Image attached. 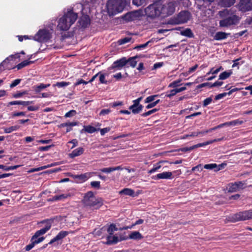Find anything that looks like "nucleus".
<instances>
[{"mask_svg": "<svg viewBox=\"0 0 252 252\" xmlns=\"http://www.w3.org/2000/svg\"><path fill=\"white\" fill-rule=\"evenodd\" d=\"M78 18V14L73 9H68L60 17L58 21L57 29L61 31H66L75 23Z\"/></svg>", "mask_w": 252, "mask_h": 252, "instance_id": "nucleus-1", "label": "nucleus"}, {"mask_svg": "<svg viewBox=\"0 0 252 252\" xmlns=\"http://www.w3.org/2000/svg\"><path fill=\"white\" fill-rule=\"evenodd\" d=\"M127 0H108L106 7L109 15H113L123 11Z\"/></svg>", "mask_w": 252, "mask_h": 252, "instance_id": "nucleus-2", "label": "nucleus"}, {"mask_svg": "<svg viewBox=\"0 0 252 252\" xmlns=\"http://www.w3.org/2000/svg\"><path fill=\"white\" fill-rule=\"evenodd\" d=\"M222 14L227 15V17L220 21L219 26L220 27L228 28L239 23L240 19L239 17L236 14H230L229 10H225L223 11L220 12V16H222Z\"/></svg>", "mask_w": 252, "mask_h": 252, "instance_id": "nucleus-3", "label": "nucleus"}, {"mask_svg": "<svg viewBox=\"0 0 252 252\" xmlns=\"http://www.w3.org/2000/svg\"><path fill=\"white\" fill-rule=\"evenodd\" d=\"M78 9H81L82 15L79 20L80 25L83 28L88 27L90 24V19L89 16L87 15L91 11L90 5L87 3H79L76 5Z\"/></svg>", "mask_w": 252, "mask_h": 252, "instance_id": "nucleus-4", "label": "nucleus"}, {"mask_svg": "<svg viewBox=\"0 0 252 252\" xmlns=\"http://www.w3.org/2000/svg\"><path fill=\"white\" fill-rule=\"evenodd\" d=\"M83 201L86 206L94 207L95 209L99 208L103 204L102 199L96 198L91 191L86 194Z\"/></svg>", "mask_w": 252, "mask_h": 252, "instance_id": "nucleus-5", "label": "nucleus"}, {"mask_svg": "<svg viewBox=\"0 0 252 252\" xmlns=\"http://www.w3.org/2000/svg\"><path fill=\"white\" fill-rule=\"evenodd\" d=\"M161 7L162 3L160 2H155L145 8L144 12L149 17L156 18L161 15L160 8Z\"/></svg>", "mask_w": 252, "mask_h": 252, "instance_id": "nucleus-6", "label": "nucleus"}, {"mask_svg": "<svg viewBox=\"0 0 252 252\" xmlns=\"http://www.w3.org/2000/svg\"><path fill=\"white\" fill-rule=\"evenodd\" d=\"M52 32V29L50 30L47 29L40 30L34 36L33 39L38 42H46L51 38Z\"/></svg>", "mask_w": 252, "mask_h": 252, "instance_id": "nucleus-7", "label": "nucleus"}, {"mask_svg": "<svg viewBox=\"0 0 252 252\" xmlns=\"http://www.w3.org/2000/svg\"><path fill=\"white\" fill-rule=\"evenodd\" d=\"M175 3L173 2H169L164 4H162V7L160 8L161 16L164 17L172 14L175 11Z\"/></svg>", "mask_w": 252, "mask_h": 252, "instance_id": "nucleus-8", "label": "nucleus"}, {"mask_svg": "<svg viewBox=\"0 0 252 252\" xmlns=\"http://www.w3.org/2000/svg\"><path fill=\"white\" fill-rule=\"evenodd\" d=\"M144 12L139 10L127 13L124 15L123 18L126 22H130L139 19L144 15Z\"/></svg>", "mask_w": 252, "mask_h": 252, "instance_id": "nucleus-9", "label": "nucleus"}, {"mask_svg": "<svg viewBox=\"0 0 252 252\" xmlns=\"http://www.w3.org/2000/svg\"><path fill=\"white\" fill-rule=\"evenodd\" d=\"M234 221H242L252 219V210L237 213L232 217Z\"/></svg>", "mask_w": 252, "mask_h": 252, "instance_id": "nucleus-10", "label": "nucleus"}, {"mask_svg": "<svg viewBox=\"0 0 252 252\" xmlns=\"http://www.w3.org/2000/svg\"><path fill=\"white\" fill-rule=\"evenodd\" d=\"M190 17V13L186 11H181L177 17L173 20L172 23L174 24H180L186 23Z\"/></svg>", "mask_w": 252, "mask_h": 252, "instance_id": "nucleus-11", "label": "nucleus"}, {"mask_svg": "<svg viewBox=\"0 0 252 252\" xmlns=\"http://www.w3.org/2000/svg\"><path fill=\"white\" fill-rule=\"evenodd\" d=\"M238 7L242 12L251 11L252 10V0H240Z\"/></svg>", "mask_w": 252, "mask_h": 252, "instance_id": "nucleus-12", "label": "nucleus"}, {"mask_svg": "<svg viewBox=\"0 0 252 252\" xmlns=\"http://www.w3.org/2000/svg\"><path fill=\"white\" fill-rule=\"evenodd\" d=\"M51 227V222L50 221H46L45 226L41 229L37 231L34 235L32 237L33 238V240H37L40 235L44 234L46 233Z\"/></svg>", "mask_w": 252, "mask_h": 252, "instance_id": "nucleus-13", "label": "nucleus"}, {"mask_svg": "<svg viewBox=\"0 0 252 252\" xmlns=\"http://www.w3.org/2000/svg\"><path fill=\"white\" fill-rule=\"evenodd\" d=\"M244 188V183L242 182H237L230 184L228 185V190L229 192H236Z\"/></svg>", "mask_w": 252, "mask_h": 252, "instance_id": "nucleus-14", "label": "nucleus"}, {"mask_svg": "<svg viewBox=\"0 0 252 252\" xmlns=\"http://www.w3.org/2000/svg\"><path fill=\"white\" fill-rule=\"evenodd\" d=\"M124 240H125L124 238H123L121 236H118L116 235H108L107 237V241L105 244L107 245H113Z\"/></svg>", "mask_w": 252, "mask_h": 252, "instance_id": "nucleus-15", "label": "nucleus"}, {"mask_svg": "<svg viewBox=\"0 0 252 252\" xmlns=\"http://www.w3.org/2000/svg\"><path fill=\"white\" fill-rule=\"evenodd\" d=\"M173 178V174L171 172H163L153 176L152 179L154 180L159 179H171Z\"/></svg>", "mask_w": 252, "mask_h": 252, "instance_id": "nucleus-16", "label": "nucleus"}, {"mask_svg": "<svg viewBox=\"0 0 252 252\" xmlns=\"http://www.w3.org/2000/svg\"><path fill=\"white\" fill-rule=\"evenodd\" d=\"M69 234L68 231H61L59 233V234L53 239H52L50 242L49 243V244H52L54 242L59 241L60 240H61L64 238L66 236H67Z\"/></svg>", "mask_w": 252, "mask_h": 252, "instance_id": "nucleus-17", "label": "nucleus"}, {"mask_svg": "<svg viewBox=\"0 0 252 252\" xmlns=\"http://www.w3.org/2000/svg\"><path fill=\"white\" fill-rule=\"evenodd\" d=\"M127 63V60L126 58H123L119 60L114 62L113 64V68H122Z\"/></svg>", "mask_w": 252, "mask_h": 252, "instance_id": "nucleus-18", "label": "nucleus"}, {"mask_svg": "<svg viewBox=\"0 0 252 252\" xmlns=\"http://www.w3.org/2000/svg\"><path fill=\"white\" fill-rule=\"evenodd\" d=\"M44 239V238L43 237L39 238L37 240H35V239L33 240V238L32 237L31 239V243L29 245H28L26 247V248H25L26 250L27 251H29L31 250L32 248H33L34 247V246H35V244H37L41 242Z\"/></svg>", "mask_w": 252, "mask_h": 252, "instance_id": "nucleus-19", "label": "nucleus"}, {"mask_svg": "<svg viewBox=\"0 0 252 252\" xmlns=\"http://www.w3.org/2000/svg\"><path fill=\"white\" fill-rule=\"evenodd\" d=\"M229 35V33H226L222 32H216L214 37V39L216 40H221L227 38L228 36Z\"/></svg>", "mask_w": 252, "mask_h": 252, "instance_id": "nucleus-20", "label": "nucleus"}, {"mask_svg": "<svg viewBox=\"0 0 252 252\" xmlns=\"http://www.w3.org/2000/svg\"><path fill=\"white\" fill-rule=\"evenodd\" d=\"M32 101H13L9 102L8 106L13 105H22L23 106H28L29 105L32 104Z\"/></svg>", "mask_w": 252, "mask_h": 252, "instance_id": "nucleus-21", "label": "nucleus"}, {"mask_svg": "<svg viewBox=\"0 0 252 252\" xmlns=\"http://www.w3.org/2000/svg\"><path fill=\"white\" fill-rule=\"evenodd\" d=\"M119 193L120 195H128L130 196H134V191L131 189L129 188H125L124 189L120 190L119 192Z\"/></svg>", "mask_w": 252, "mask_h": 252, "instance_id": "nucleus-22", "label": "nucleus"}, {"mask_svg": "<svg viewBox=\"0 0 252 252\" xmlns=\"http://www.w3.org/2000/svg\"><path fill=\"white\" fill-rule=\"evenodd\" d=\"M128 238L132 240H139L142 239L143 236L138 231H133L129 235Z\"/></svg>", "mask_w": 252, "mask_h": 252, "instance_id": "nucleus-23", "label": "nucleus"}, {"mask_svg": "<svg viewBox=\"0 0 252 252\" xmlns=\"http://www.w3.org/2000/svg\"><path fill=\"white\" fill-rule=\"evenodd\" d=\"M84 152V149L83 148L79 147L74 150L70 154L69 156L71 158H73L75 157L79 156L82 155Z\"/></svg>", "mask_w": 252, "mask_h": 252, "instance_id": "nucleus-24", "label": "nucleus"}, {"mask_svg": "<svg viewBox=\"0 0 252 252\" xmlns=\"http://www.w3.org/2000/svg\"><path fill=\"white\" fill-rule=\"evenodd\" d=\"M50 86V84H44L43 83H40L38 85L33 86V89L36 93H39L40 91Z\"/></svg>", "mask_w": 252, "mask_h": 252, "instance_id": "nucleus-25", "label": "nucleus"}, {"mask_svg": "<svg viewBox=\"0 0 252 252\" xmlns=\"http://www.w3.org/2000/svg\"><path fill=\"white\" fill-rule=\"evenodd\" d=\"M92 173L87 172L79 175H77L76 178L78 179L81 182H84L90 178L92 176Z\"/></svg>", "mask_w": 252, "mask_h": 252, "instance_id": "nucleus-26", "label": "nucleus"}, {"mask_svg": "<svg viewBox=\"0 0 252 252\" xmlns=\"http://www.w3.org/2000/svg\"><path fill=\"white\" fill-rule=\"evenodd\" d=\"M220 167H222V165H219V166H218L217 164L216 163L207 164H205L204 166V168L206 169L211 170V169H215V171H219L220 169Z\"/></svg>", "mask_w": 252, "mask_h": 252, "instance_id": "nucleus-27", "label": "nucleus"}, {"mask_svg": "<svg viewBox=\"0 0 252 252\" xmlns=\"http://www.w3.org/2000/svg\"><path fill=\"white\" fill-rule=\"evenodd\" d=\"M220 4L224 7H230L233 5L236 0H220Z\"/></svg>", "mask_w": 252, "mask_h": 252, "instance_id": "nucleus-28", "label": "nucleus"}, {"mask_svg": "<svg viewBox=\"0 0 252 252\" xmlns=\"http://www.w3.org/2000/svg\"><path fill=\"white\" fill-rule=\"evenodd\" d=\"M232 74V70L224 71L220 74L219 79L221 80H225L229 78Z\"/></svg>", "mask_w": 252, "mask_h": 252, "instance_id": "nucleus-29", "label": "nucleus"}, {"mask_svg": "<svg viewBox=\"0 0 252 252\" xmlns=\"http://www.w3.org/2000/svg\"><path fill=\"white\" fill-rule=\"evenodd\" d=\"M181 34L188 37H193V33L190 29L187 28L181 32Z\"/></svg>", "mask_w": 252, "mask_h": 252, "instance_id": "nucleus-30", "label": "nucleus"}, {"mask_svg": "<svg viewBox=\"0 0 252 252\" xmlns=\"http://www.w3.org/2000/svg\"><path fill=\"white\" fill-rule=\"evenodd\" d=\"M68 194H62L58 195H55L52 197L51 200L52 201H58L62 200L66 198L68 196Z\"/></svg>", "mask_w": 252, "mask_h": 252, "instance_id": "nucleus-31", "label": "nucleus"}, {"mask_svg": "<svg viewBox=\"0 0 252 252\" xmlns=\"http://www.w3.org/2000/svg\"><path fill=\"white\" fill-rule=\"evenodd\" d=\"M19 127L20 126H13L9 127H5L4 128V132L5 133H10L12 131L18 130Z\"/></svg>", "mask_w": 252, "mask_h": 252, "instance_id": "nucleus-32", "label": "nucleus"}, {"mask_svg": "<svg viewBox=\"0 0 252 252\" xmlns=\"http://www.w3.org/2000/svg\"><path fill=\"white\" fill-rule=\"evenodd\" d=\"M117 230H118V228L116 227V225L114 224H111L107 229L108 235H113L114 233Z\"/></svg>", "mask_w": 252, "mask_h": 252, "instance_id": "nucleus-33", "label": "nucleus"}, {"mask_svg": "<svg viewBox=\"0 0 252 252\" xmlns=\"http://www.w3.org/2000/svg\"><path fill=\"white\" fill-rule=\"evenodd\" d=\"M33 62L32 61H29L28 60H25L22 63H20L17 65V67L18 69H20L24 67H25L28 65H29L31 63H32Z\"/></svg>", "mask_w": 252, "mask_h": 252, "instance_id": "nucleus-34", "label": "nucleus"}, {"mask_svg": "<svg viewBox=\"0 0 252 252\" xmlns=\"http://www.w3.org/2000/svg\"><path fill=\"white\" fill-rule=\"evenodd\" d=\"M136 57H134L130 58L127 60V63H128L130 66L132 67H135L136 65L137 64V62L136 61Z\"/></svg>", "mask_w": 252, "mask_h": 252, "instance_id": "nucleus-35", "label": "nucleus"}, {"mask_svg": "<svg viewBox=\"0 0 252 252\" xmlns=\"http://www.w3.org/2000/svg\"><path fill=\"white\" fill-rule=\"evenodd\" d=\"M205 131H194L191 132L189 134L190 137H195L198 136H202L203 135L206 134L207 133L204 132Z\"/></svg>", "mask_w": 252, "mask_h": 252, "instance_id": "nucleus-36", "label": "nucleus"}, {"mask_svg": "<svg viewBox=\"0 0 252 252\" xmlns=\"http://www.w3.org/2000/svg\"><path fill=\"white\" fill-rule=\"evenodd\" d=\"M243 123V121L238 119L227 122L228 126H235L240 125Z\"/></svg>", "mask_w": 252, "mask_h": 252, "instance_id": "nucleus-37", "label": "nucleus"}, {"mask_svg": "<svg viewBox=\"0 0 252 252\" xmlns=\"http://www.w3.org/2000/svg\"><path fill=\"white\" fill-rule=\"evenodd\" d=\"M84 130L89 133H92L94 132L95 131H96V129L92 126H84Z\"/></svg>", "mask_w": 252, "mask_h": 252, "instance_id": "nucleus-38", "label": "nucleus"}, {"mask_svg": "<svg viewBox=\"0 0 252 252\" xmlns=\"http://www.w3.org/2000/svg\"><path fill=\"white\" fill-rule=\"evenodd\" d=\"M182 79H178L171 82L168 86L169 88H176L180 86Z\"/></svg>", "mask_w": 252, "mask_h": 252, "instance_id": "nucleus-39", "label": "nucleus"}, {"mask_svg": "<svg viewBox=\"0 0 252 252\" xmlns=\"http://www.w3.org/2000/svg\"><path fill=\"white\" fill-rule=\"evenodd\" d=\"M224 126H228L227 122L223 123V124H220V125H218V126H217L216 127H213L212 128H211V129H209L208 130H205L204 131V132L208 133V132H211L212 130H216L217 128H221V127H222Z\"/></svg>", "mask_w": 252, "mask_h": 252, "instance_id": "nucleus-40", "label": "nucleus"}, {"mask_svg": "<svg viewBox=\"0 0 252 252\" xmlns=\"http://www.w3.org/2000/svg\"><path fill=\"white\" fill-rule=\"evenodd\" d=\"M160 162L157 163L156 165H155L152 169L148 171V173L152 174L156 171H157L158 169L161 168V165H160Z\"/></svg>", "mask_w": 252, "mask_h": 252, "instance_id": "nucleus-41", "label": "nucleus"}, {"mask_svg": "<svg viewBox=\"0 0 252 252\" xmlns=\"http://www.w3.org/2000/svg\"><path fill=\"white\" fill-rule=\"evenodd\" d=\"M53 165H47V166H41V167H38V168H32V169H31L30 171H29V172H36V171H40V170H43V169H45L48 167H51Z\"/></svg>", "mask_w": 252, "mask_h": 252, "instance_id": "nucleus-42", "label": "nucleus"}, {"mask_svg": "<svg viewBox=\"0 0 252 252\" xmlns=\"http://www.w3.org/2000/svg\"><path fill=\"white\" fill-rule=\"evenodd\" d=\"M158 96V95H150L149 96H148L145 99V103H149L150 102H152V101H154L155 100V98Z\"/></svg>", "mask_w": 252, "mask_h": 252, "instance_id": "nucleus-43", "label": "nucleus"}, {"mask_svg": "<svg viewBox=\"0 0 252 252\" xmlns=\"http://www.w3.org/2000/svg\"><path fill=\"white\" fill-rule=\"evenodd\" d=\"M142 108H143L142 105H140L139 106H136V107H134L132 109H129L132 111V112L133 114H138L140 112H141L142 110Z\"/></svg>", "mask_w": 252, "mask_h": 252, "instance_id": "nucleus-44", "label": "nucleus"}, {"mask_svg": "<svg viewBox=\"0 0 252 252\" xmlns=\"http://www.w3.org/2000/svg\"><path fill=\"white\" fill-rule=\"evenodd\" d=\"M99 80L101 83L106 84L107 83V81L105 80V75L104 74H102L101 72H99Z\"/></svg>", "mask_w": 252, "mask_h": 252, "instance_id": "nucleus-45", "label": "nucleus"}, {"mask_svg": "<svg viewBox=\"0 0 252 252\" xmlns=\"http://www.w3.org/2000/svg\"><path fill=\"white\" fill-rule=\"evenodd\" d=\"M69 84V82H58L56 84H54V86H57L59 88H63L67 86H68Z\"/></svg>", "mask_w": 252, "mask_h": 252, "instance_id": "nucleus-46", "label": "nucleus"}, {"mask_svg": "<svg viewBox=\"0 0 252 252\" xmlns=\"http://www.w3.org/2000/svg\"><path fill=\"white\" fill-rule=\"evenodd\" d=\"M158 111V109L156 108L153 109L152 110H151L150 111H148L147 112L143 113L141 115L142 117H146L148 116H149L155 112H156Z\"/></svg>", "mask_w": 252, "mask_h": 252, "instance_id": "nucleus-47", "label": "nucleus"}, {"mask_svg": "<svg viewBox=\"0 0 252 252\" xmlns=\"http://www.w3.org/2000/svg\"><path fill=\"white\" fill-rule=\"evenodd\" d=\"M76 114V112L74 110H71L69 111V112H67L65 115L64 117L66 118H69L74 116Z\"/></svg>", "mask_w": 252, "mask_h": 252, "instance_id": "nucleus-48", "label": "nucleus"}, {"mask_svg": "<svg viewBox=\"0 0 252 252\" xmlns=\"http://www.w3.org/2000/svg\"><path fill=\"white\" fill-rule=\"evenodd\" d=\"M78 125V123L76 122H68V123H65L62 124L63 126H77Z\"/></svg>", "mask_w": 252, "mask_h": 252, "instance_id": "nucleus-49", "label": "nucleus"}, {"mask_svg": "<svg viewBox=\"0 0 252 252\" xmlns=\"http://www.w3.org/2000/svg\"><path fill=\"white\" fill-rule=\"evenodd\" d=\"M177 94L176 91L175 89L170 90V91L168 92L166 94V96L167 97H171L172 96L176 95Z\"/></svg>", "mask_w": 252, "mask_h": 252, "instance_id": "nucleus-50", "label": "nucleus"}, {"mask_svg": "<svg viewBox=\"0 0 252 252\" xmlns=\"http://www.w3.org/2000/svg\"><path fill=\"white\" fill-rule=\"evenodd\" d=\"M146 0H133V3L137 6H140L146 2Z\"/></svg>", "mask_w": 252, "mask_h": 252, "instance_id": "nucleus-51", "label": "nucleus"}, {"mask_svg": "<svg viewBox=\"0 0 252 252\" xmlns=\"http://www.w3.org/2000/svg\"><path fill=\"white\" fill-rule=\"evenodd\" d=\"M131 38L129 37H125L124 38L121 39L119 41L120 44H124L126 43H128L130 41Z\"/></svg>", "mask_w": 252, "mask_h": 252, "instance_id": "nucleus-52", "label": "nucleus"}, {"mask_svg": "<svg viewBox=\"0 0 252 252\" xmlns=\"http://www.w3.org/2000/svg\"><path fill=\"white\" fill-rule=\"evenodd\" d=\"M212 101V98L211 97H208L206 98L204 101L203 105V106L205 107L210 104L211 102Z\"/></svg>", "mask_w": 252, "mask_h": 252, "instance_id": "nucleus-53", "label": "nucleus"}, {"mask_svg": "<svg viewBox=\"0 0 252 252\" xmlns=\"http://www.w3.org/2000/svg\"><path fill=\"white\" fill-rule=\"evenodd\" d=\"M100 170L102 172L106 173H110L112 172H113L112 167H108V168H103L100 169Z\"/></svg>", "mask_w": 252, "mask_h": 252, "instance_id": "nucleus-54", "label": "nucleus"}, {"mask_svg": "<svg viewBox=\"0 0 252 252\" xmlns=\"http://www.w3.org/2000/svg\"><path fill=\"white\" fill-rule=\"evenodd\" d=\"M111 112V110L109 109H102L100 113V116H105L108 115Z\"/></svg>", "mask_w": 252, "mask_h": 252, "instance_id": "nucleus-55", "label": "nucleus"}, {"mask_svg": "<svg viewBox=\"0 0 252 252\" xmlns=\"http://www.w3.org/2000/svg\"><path fill=\"white\" fill-rule=\"evenodd\" d=\"M91 185L92 187L95 188H100V182L99 181H93L91 183Z\"/></svg>", "mask_w": 252, "mask_h": 252, "instance_id": "nucleus-56", "label": "nucleus"}, {"mask_svg": "<svg viewBox=\"0 0 252 252\" xmlns=\"http://www.w3.org/2000/svg\"><path fill=\"white\" fill-rule=\"evenodd\" d=\"M133 104L129 107V109H132L134 107H136V106H139L141 105L140 104V102L137 99L134 100L133 101Z\"/></svg>", "mask_w": 252, "mask_h": 252, "instance_id": "nucleus-57", "label": "nucleus"}, {"mask_svg": "<svg viewBox=\"0 0 252 252\" xmlns=\"http://www.w3.org/2000/svg\"><path fill=\"white\" fill-rule=\"evenodd\" d=\"M202 170H203V168L202 167L201 164H198V165H197L195 167H193L191 169V170L192 171H197L199 172H200Z\"/></svg>", "mask_w": 252, "mask_h": 252, "instance_id": "nucleus-58", "label": "nucleus"}, {"mask_svg": "<svg viewBox=\"0 0 252 252\" xmlns=\"http://www.w3.org/2000/svg\"><path fill=\"white\" fill-rule=\"evenodd\" d=\"M110 130V127H105L100 129V134L101 135H104L106 133L109 132Z\"/></svg>", "mask_w": 252, "mask_h": 252, "instance_id": "nucleus-59", "label": "nucleus"}, {"mask_svg": "<svg viewBox=\"0 0 252 252\" xmlns=\"http://www.w3.org/2000/svg\"><path fill=\"white\" fill-rule=\"evenodd\" d=\"M222 84H223L222 82H221V81H216L215 83H214L213 84H211L210 87V88H212V87H215L220 86H221L222 85Z\"/></svg>", "mask_w": 252, "mask_h": 252, "instance_id": "nucleus-60", "label": "nucleus"}, {"mask_svg": "<svg viewBox=\"0 0 252 252\" xmlns=\"http://www.w3.org/2000/svg\"><path fill=\"white\" fill-rule=\"evenodd\" d=\"M226 95H227L226 93L220 94L215 96V99L219 100V99H221L223 97L226 96Z\"/></svg>", "mask_w": 252, "mask_h": 252, "instance_id": "nucleus-61", "label": "nucleus"}, {"mask_svg": "<svg viewBox=\"0 0 252 252\" xmlns=\"http://www.w3.org/2000/svg\"><path fill=\"white\" fill-rule=\"evenodd\" d=\"M21 81L20 79H16L10 85L11 88H13L17 85H18Z\"/></svg>", "mask_w": 252, "mask_h": 252, "instance_id": "nucleus-62", "label": "nucleus"}, {"mask_svg": "<svg viewBox=\"0 0 252 252\" xmlns=\"http://www.w3.org/2000/svg\"><path fill=\"white\" fill-rule=\"evenodd\" d=\"M38 106H30L28 107V110L30 111H34L38 110Z\"/></svg>", "mask_w": 252, "mask_h": 252, "instance_id": "nucleus-63", "label": "nucleus"}, {"mask_svg": "<svg viewBox=\"0 0 252 252\" xmlns=\"http://www.w3.org/2000/svg\"><path fill=\"white\" fill-rule=\"evenodd\" d=\"M88 83V82H86L85 81H84V80L83 79H79L77 82H76L75 84V86H77V85H79L81 84H87Z\"/></svg>", "mask_w": 252, "mask_h": 252, "instance_id": "nucleus-64", "label": "nucleus"}]
</instances>
